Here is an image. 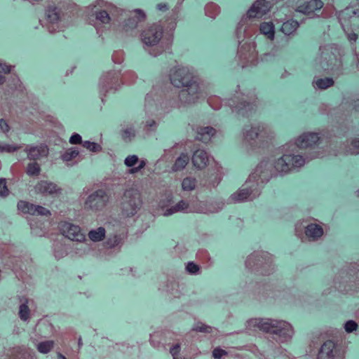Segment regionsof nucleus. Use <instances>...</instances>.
I'll list each match as a JSON object with an SVG mask.
<instances>
[{
	"label": "nucleus",
	"instance_id": "nucleus-50",
	"mask_svg": "<svg viewBox=\"0 0 359 359\" xmlns=\"http://www.w3.org/2000/svg\"><path fill=\"white\" fill-rule=\"evenodd\" d=\"M21 146H17L15 144H5V145H0V151H5V152H14L20 149H21Z\"/></svg>",
	"mask_w": 359,
	"mask_h": 359
},
{
	"label": "nucleus",
	"instance_id": "nucleus-53",
	"mask_svg": "<svg viewBox=\"0 0 359 359\" xmlns=\"http://www.w3.org/2000/svg\"><path fill=\"white\" fill-rule=\"evenodd\" d=\"M210 330L211 327L210 326H208L202 323H197L196 325L193 329V330L196 332H210Z\"/></svg>",
	"mask_w": 359,
	"mask_h": 359
},
{
	"label": "nucleus",
	"instance_id": "nucleus-46",
	"mask_svg": "<svg viewBox=\"0 0 359 359\" xmlns=\"http://www.w3.org/2000/svg\"><path fill=\"white\" fill-rule=\"evenodd\" d=\"M208 102L209 105L214 109H219L222 106V100L218 96H211L208 98Z\"/></svg>",
	"mask_w": 359,
	"mask_h": 359
},
{
	"label": "nucleus",
	"instance_id": "nucleus-55",
	"mask_svg": "<svg viewBox=\"0 0 359 359\" xmlns=\"http://www.w3.org/2000/svg\"><path fill=\"white\" fill-rule=\"evenodd\" d=\"M13 69V67L0 60V72L4 74H9Z\"/></svg>",
	"mask_w": 359,
	"mask_h": 359
},
{
	"label": "nucleus",
	"instance_id": "nucleus-39",
	"mask_svg": "<svg viewBox=\"0 0 359 359\" xmlns=\"http://www.w3.org/2000/svg\"><path fill=\"white\" fill-rule=\"evenodd\" d=\"M105 229L102 227H99L95 230H92L89 232L88 236L93 241H100L104 238Z\"/></svg>",
	"mask_w": 359,
	"mask_h": 359
},
{
	"label": "nucleus",
	"instance_id": "nucleus-43",
	"mask_svg": "<svg viewBox=\"0 0 359 359\" xmlns=\"http://www.w3.org/2000/svg\"><path fill=\"white\" fill-rule=\"evenodd\" d=\"M54 346V341L52 340L40 342L37 345V350L42 353H48Z\"/></svg>",
	"mask_w": 359,
	"mask_h": 359
},
{
	"label": "nucleus",
	"instance_id": "nucleus-44",
	"mask_svg": "<svg viewBox=\"0 0 359 359\" xmlns=\"http://www.w3.org/2000/svg\"><path fill=\"white\" fill-rule=\"evenodd\" d=\"M348 149L351 154H359V137H355L348 142Z\"/></svg>",
	"mask_w": 359,
	"mask_h": 359
},
{
	"label": "nucleus",
	"instance_id": "nucleus-57",
	"mask_svg": "<svg viewBox=\"0 0 359 359\" xmlns=\"http://www.w3.org/2000/svg\"><path fill=\"white\" fill-rule=\"evenodd\" d=\"M69 142L72 144H82L81 137L77 133H74L69 139Z\"/></svg>",
	"mask_w": 359,
	"mask_h": 359
},
{
	"label": "nucleus",
	"instance_id": "nucleus-32",
	"mask_svg": "<svg viewBox=\"0 0 359 359\" xmlns=\"http://www.w3.org/2000/svg\"><path fill=\"white\" fill-rule=\"evenodd\" d=\"M259 31L261 34L265 35L270 40L274 38L275 28L273 22H264L260 24Z\"/></svg>",
	"mask_w": 359,
	"mask_h": 359
},
{
	"label": "nucleus",
	"instance_id": "nucleus-23",
	"mask_svg": "<svg viewBox=\"0 0 359 359\" xmlns=\"http://www.w3.org/2000/svg\"><path fill=\"white\" fill-rule=\"evenodd\" d=\"M37 192L44 195H57L61 193V189L57 184L48 182L41 181L35 187Z\"/></svg>",
	"mask_w": 359,
	"mask_h": 359
},
{
	"label": "nucleus",
	"instance_id": "nucleus-3",
	"mask_svg": "<svg viewBox=\"0 0 359 359\" xmlns=\"http://www.w3.org/2000/svg\"><path fill=\"white\" fill-rule=\"evenodd\" d=\"M248 325L250 327H257L265 332L273 334L274 335L273 339L280 343L288 341L293 334L292 326L285 321L254 318L250 320Z\"/></svg>",
	"mask_w": 359,
	"mask_h": 359
},
{
	"label": "nucleus",
	"instance_id": "nucleus-8",
	"mask_svg": "<svg viewBox=\"0 0 359 359\" xmlns=\"http://www.w3.org/2000/svg\"><path fill=\"white\" fill-rule=\"evenodd\" d=\"M259 99L255 89L245 93L236 92L233 98L229 100V106L235 110H241L245 108H251L257 106Z\"/></svg>",
	"mask_w": 359,
	"mask_h": 359
},
{
	"label": "nucleus",
	"instance_id": "nucleus-63",
	"mask_svg": "<svg viewBox=\"0 0 359 359\" xmlns=\"http://www.w3.org/2000/svg\"><path fill=\"white\" fill-rule=\"evenodd\" d=\"M329 8L327 7L325 8L322 12V16L324 17V18H327L329 16V15H327L326 13V11L328 10Z\"/></svg>",
	"mask_w": 359,
	"mask_h": 359
},
{
	"label": "nucleus",
	"instance_id": "nucleus-38",
	"mask_svg": "<svg viewBox=\"0 0 359 359\" xmlns=\"http://www.w3.org/2000/svg\"><path fill=\"white\" fill-rule=\"evenodd\" d=\"M298 27L299 24L297 21H287L283 24L281 30L285 34L289 35L294 32L298 28Z\"/></svg>",
	"mask_w": 359,
	"mask_h": 359
},
{
	"label": "nucleus",
	"instance_id": "nucleus-2",
	"mask_svg": "<svg viewBox=\"0 0 359 359\" xmlns=\"http://www.w3.org/2000/svg\"><path fill=\"white\" fill-rule=\"evenodd\" d=\"M176 21L175 18H168L165 20H160L147 26L140 34L142 42L147 46L153 48L150 54L157 56L164 50L163 34L175 29Z\"/></svg>",
	"mask_w": 359,
	"mask_h": 359
},
{
	"label": "nucleus",
	"instance_id": "nucleus-59",
	"mask_svg": "<svg viewBox=\"0 0 359 359\" xmlns=\"http://www.w3.org/2000/svg\"><path fill=\"white\" fill-rule=\"evenodd\" d=\"M180 351V345L179 344H176L173 345L170 350L171 355L173 356V359L177 358V355L179 354Z\"/></svg>",
	"mask_w": 359,
	"mask_h": 359
},
{
	"label": "nucleus",
	"instance_id": "nucleus-1",
	"mask_svg": "<svg viewBox=\"0 0 359 359\" xmlns=\"http://www.w3.org/2000/svg\"><path fill=\"white\" fill-rule=\"evenodd\" d=\"M170 79L174 86L182 88L179 99L184 104H194L204 95L203 83L187 67L172 69Z\"/></svg>",
	"mask_w": 359,
	"mask_h": 359
},
{
	"label": "nucleus",
	"instance_id": "nucleus-47",
	"mask_svg": "<svg viewBox=\"0 0 359 359\" xmlns=\"http://www.w3.org/2000/svg\"><path fill=\"white\" fill-rule=\"evenodd\" d=\"M228 355V352L220 347H216L212 351V355L215 359H222Z\"/></svg>",
	"mask_w": 359,
	"mask_h": 359
},
{
	"label": "nucleus",
	"instance_id": "nucleus-52",
	"mask_svg": "<svg viewBox=\"0 0 359 359\" xmlns=\"http://www.w3.org/2000/svg\"><path fill=\"white\" fill-rule=\"evenodd\" d=\"M358 324L353 320H348L344 325L345 330L350 333L357 330Z\"/></svg>",
	"mask_w": 359,
	"mask_h": 359
},
{
	"label": "nucleus",
	"instance_id": "nucleus-61",
	"mask_svg": "<svg viewBox=\"0 0 359 359\" xmlns=\"http://www.w3.org/2000/svg\"><path fill=\"white\" fill-rule=\"evenodd\" d=\"M156 7H157L158 10H159L161 11H165L168 10V8H169L168 5L166 3L158 4Z\"/></svg>",
	"mask_w": 359,
	"mask_h": 359
},
{
	"label": "nucleus",
	"instance_id": "nucleus-35",
	"mask_svg": "<svg viewBox=\"0 0 359 359\" xmlns=\"http://www.w3.org/2000/svg\"><path fill=\"white\" fill-rule=\"evenodd\" d=\"M79 156V151L74 148L68 149L62 155V158L67 165H72L73 161Z\"/></svg>",
	"mask_w": 359,
	"mask_h": 359
},
{
	"label": "nucleus",
	"instance_id": "nucleus-48",
	"mask_svg": "<svg viewBox=\"0 0 359 359\" xmlns=\"http://www.w3.org/2000/svg\"><path fill=\"white\" fill-rule=\"evenodd\" d=\"M83 147L90 150V151L97 152L101 150V147L95 142H91L89 141H85L82 143Z\"/></svg>",
	"mask_w": 359,
	"mask_h": 359
},
{
	"label": "nucleus",
	"instance_id": "nucleus-21",
	"mask_svg": "<svg viewBox=\"0 0 359 359\" xmlns=\"http://www.w3.org/2000/svg\"><path fill=\"white\" fill-rule=\"evenodd\" d=\"M318 140L319 137L316 133H304L296 140L295 144L290 145V147H292L294 150L296 147L306 149L315 145Z\"/></svg>",
	"mask_w": 359,
	"mask_h": 359
},
{
	"label": "nucleus",
	"instance_id": "nucleus-5",
	"mask_svg": "<svg viewBox=\"0 0 359 359\" xmlns=\"http://www.w3.org/2000/svg\"><path fill=\"white\" fill-rule=\"evenodd\" d=\"M246 266L259 275H269L272 271L271 256L266 252H255L248 256Z\"/></svg>",
	"mask_w": 359,
	"mask_h": 359
},
{
	"label": "nucleus",
	"instance_id": "nucleus-30",
	"mask_svg": "<svg viewBox=\"0 0 359 359\" xmlns=\"http://www.w3.org/2000/svg\"><path fill=\"white\" fill-rule=\"evenodd\" d=\"M125 164L128 167H133L137 163H139V165L137 167L133 168L130 169V173H135L139 172L142 168L145 166V162L144 161H139L138 157L136 155L128 156L124 161Z\"/></svg>",
	"mask_w": 359,
	"mask_h": 359
},
{
	"label": "nucleus",
	"instance_id": "nucleus-34",
	"mask_svg": "<svg viewBox=\"0 0 359 359\" xmlns=\"http://www.w3.org/2000/svg\"><path fill=\"white\" fill-rule=\"evenodd\" d=\"M189 161V157L187 154H182L175 161L172 166V170L174 172L180 171L185 168Z\"/></svg>",
	"mask_w": 359,
	"mask_h": 359
},
{
	"label": "nucleus",
	"instance_id": "nucleus-60",
	"mask_svg": "<svg viewBox=\"0 0 359 359\" xmlns=\"http://www.w3.org/2000/svg\"><path fill=\"white\" fill-rule=\"evenodd\" d=\"M245 139L248 141L257 140V137H255V133L252 132V128L247 131L245 134Z\"/></svg>",
	"mask_w": 359,
	"mask_h": 359
},
{
	"label": "nucleus",
	"instance_id": "nucleus-28",
	"mask_svg": "<svg viewBox=\"0 0 359 359\" xmlns=\"http://www.w3.org/2000/svg\"><path fill=\"white\" fill-rule=\"evenodd\" d=\"M20 302L19 317L22 320L27 321L31 317V312L28 305L30 302H33V301L26 297H22L20 298Z\"/></svg>",
	"mask_w": 359,
	"mask_h": 359
},
{
	"label": "nucleus",
	"instance_id": "nucleus-42",
	"mask_svg": "<svg viewBox=\"0 0 359 359\" xmlns=\"http://www.w3.org/2000/svg\"><path fill=\"white\" fill-rule=\"evenodd\" d=\"M136 79L137 76L133 71H126L123 74H121L122 85L133 84L136 81Z\"/></svg>",
	"mask_w": 359,
	"mask_h": 359
},
{
	"label": "nucleus",
	"instance_id": "nucleus-49",
	"mask_svg": "<svg viewBox=\"0 0 359 359\" xmlns=\"http://www.w3.org/2000/svg\"><path fill=\"white\" fill-rule=\"evenodd\" d=\"M112 60L116 64H121L124 60V52L123 50H116L112 55Z\"/></svg>",
	"mask_w": 359,
	"mask_h": 359
},
{
	"label": "nucleus",
	"instance_id": "nucleus-54",
	"mask_svg": "<svg viewBox=\"0 0 359 359\" xmlns=\"http://www.w3.org/2000/svg\"><path fill=\"white\" fill-rule=\"evenodd\" d=\"M123 138L125 140H130L132 137H135V131L133 128H126L123 131Z\"/></svg>",
	"mask_w": 359,
	"mask_h": 359
},
{
	"label": "nucleus",
	"instance_id": "nucleus-24",
	"mask_svg": "<svg viewBox=\"0 0 359 359\" xmlns=\"http://www.w3.org/2000/svg\"><path fill=\"white\" fill-rule=\"evenodd\" d=\"M208 162L209 156L205 150L198 149L194 153L192 163L197 168L203 169L205 168Z\"/></svg>",
	"mask_w": 359,
	"mask_h": 359
},
{
	"label": "nucleus",
	"instance_id": "nucleus-37",
	"mask_svg": "<svg viewBox=\"0 0 359 359\" xmlns=\"http://www.w3.org/2000/svg\"><path fill=\"white\" fill-rule=\"evenodd\" d=\"M25 172L30 177H37L41 172L40 165L36 162H31L27 164Z\"/></svg>",
	"mask_w": 359,
	"mask_h": 359
},
{
	"label": "nucleus",
	"instance_id": "nucleus-29",
	"mask_svg": "<svg viewBox=\"0 0 359 359\" xmlns=\"http://www.w3.org/2000/svg\"><path fill=\"white\" fill-rule=\"evenodd\" d=\"M305 234L309 239L315 241L322 236L323 229L321 226L318 224H311L306 227Z\"/></svg>",
	"mask_w": 359,
	"mask_h": 359
},
{
	"label": "nucleus",
	"instance_id": "nucleus-13",
	"mask_svg": "<svg viewBox=\"0 0 359 359\" xmlns=\"http://www.w3.org/2000/svg\"><path fill=\"white\" fill-rule=\"evenodd\" d=\"M276 175L271 163L268 161L260 162L250 175L249 180L260 181L261 182H268L273 175Z\"/></svg>",
	"mask_w": 359,
	"mask_h": 359
},
{
	"label": "nucleus",
	"instance_id": "nucleus-45",
	"mask_svg": "<svg viewBox=\"0 0 359 359\" xmlns=\"http://www.w3.org/2000/svg\"><path fill=\"white\" fill-rule=\"evenodd\" d=\"M186 271L191 275H198L201 273V268L194 262H189L186 265Z\"/></svg>",
	"mask_w": 359,
	"mask_h": 359
},
{
	"label": "nucleus",
	"instance_id": "nucleus-27",
	"mask_svg": "<svg viewBox=\"0 0 359 359\" xmlns=\"http://www.w3.org/2000/svg\"><path fill=\"white\" fill-rule=\"evenodd\" d=\"M252 132L255 133V137H257L259 140H264L271 137L273 135L271 130L264 124H258L253 126Z\"/></svg>",
	"mask_w": 359,
	"mask_h": 359
},
{
	"label": "nucleus",
	"instance_id": "nucleus-26",
	"mask_svg": "<svg viewBox=\"0 0 359 359\" xmlns=\"http://www.w3.org/2000/svg\"><path fill=\"white\" fill-rule=\"evenodd\" d=\"M216 133V130L210 126L198 127L197 128V139L205 143L208 142Z\"/></svg>",
	"mask_w": 359,
	"mask_h": 359
},
{
	"label": "nucleus",
	"instance_id": "nucleus-22",
	"mask_svg": "<svg viewBox=\"0 0 359 359\" xmlns=\"http://www.w3.org/2000/svg\"><path fill=\"white\" fill-rule=\"evenodd\" d=\"M8 359H36L34 353L26 346H15L11 349Z\"/></svg>",
	"mask_w": 359,
	"mask_h": 359
},
{
	"label": "nucleus",
	"instance_id": "nucleus-14",
	"mask_svg": "<svg viewBox=\"0 0 359 359\" xmlns=\"http://www.w3.org/2000/svg\"><path fill=\"white\" fill-rule=\"evenodd\" d=\"M147 15L145 13L140 9H136L132 11L129 17L123 22L121 29L124 32L128 33L135 29L139 24L146 20Z\"/></svg>",
	"mask_w": 359,
	"mask_h": 359
},
{
	"label": "nucleus",
	"instance_id": "nucleus-62",
	"mask_svg": "<svg viewBox=\"0 0 359 359\" xmlns=\"http://www.w3.org/2000/svg\"><path fill=\"white\" fill-rule=\"evenodd\" d=\"M348 39H349V41H352L355 42V41H356V40L358 39V35L355 33L348 34Z\"/></svg>",
	"mask_w": 359,
	"mask_h": 359
},
{
	"label": "nucleus",
	"instance_id": "nucleus-17",
	"mask_svg": "<svg viewBox=\"0 0 359 359\" xmlns=\"http://www.w3.org/2000/svg\"><path fill=\"white\" fill-rule=\"evenodd\" d=\"M323 6L324 3L321 0L298 1L295 10L307 15H313L316 11H320Z\"/></svg>",
	"mask_w": 359,
	"mask_h": 359
},
{
	"label": "nucleus",
	"instance_id": "nucleus-9",
	"mask_svg": "<svg viewBox=\"0 0 359 359\" xmlns=\"http://www.w3.org/2000/svg\"><path fill=\"white\" fill-rule=\"evenodd\" d=\"M343 346L333 339L323 342L317 354V359H345Z\"/></svg>",
	"mask_w": 359,
	"mask_h": 359
},
{
	"label": "nucleus",
	"instance_id": "nucleus-15",
	"mask_svg": "<svg viewBox=\"0 0 359 359\" xmlns=\"http://www.w3.org/2000/svg\"><path fill=\"white\" fill-rule=\"evenodd\" d=\"M59 229L63 235L72 241L83 242L86 239L79 226L63 221L60 222Z\"/></svg>",
	"mask_w": 359,
	"mask_h": 359
},
{
	"label": "nucleus",
	"instance_id": "nucleus-18",
	"mask_svg": "<svg viewBox=\"0 0 359 359\" xmlns=\"http://www.w3.org/2000/svg\"><path fill=\"white\" fill-rule=\"evenodd\" d=\"M116 11V8L113 6H108L107 10L96 11L93 15L94 19L90 20L93 22L95 26L108 25L114 17V11Z\"/></svg>",
	"mask_w": 359,
	"mask_h": 359
},
{
	"label": "nucleus",
	"instance_id": "nucleus-58",
	"mask_svg": "<svg viewBox=\"0 0 359 359\" xmlns=\"http://www.w3.org/2000/svg\"><path fill=\"white\" fill-rule=\"evenodd\" d=\"M171 203H172V196L170 195H169L166 197L165 200H161L159 202V206L162 209H164L165 208H168Z\"/></svg>",
	"mask_w": 359,
	"mask_h": 359
},
{
	"label": "nucleus",
	"instance_id": "nucleus-64",
	"mask_svg": "<svg viewBox=\"0 0 359 359\" xmlns=\"http://www.w3.org/2000/svg\"><path fill=\"white\" fill-rule=\"evenodd\" d=\"M5 81L6 78L4 76L0 75V85L3 84Z\"/></svg>",
	"mask_w": 359,
	"mask_h": 359
},
{
	"label": "nucleus",
	"instance_id": "nucleus-51",
	"mask_svg": "<svg viewBox=\"0 0 359 359\" xmlns=\"http://www.w3.org/2000/svg\"><path fill=\"white\" fill-rule=\"evenodd\" d=\"M9 194L6 179H0V196H6Z\"/></svg>",
	"mask_w": 359,
	"mask_h": 359
},
{
	"label": "nucleus",
	"instance_id": "nucleus-7",
	"mask_svg": "<svg viewBox=\"0 0 359 359\" xmlns=\"http://www.w3.org/2000/svg\"><path fill=\"white\" fill-rule=\"evenodd\" d=\"M142 205L140 193L136 189H129L124 193L121 203L122 213L126 217L135 215Z\"/></svg>",
	"mask_w": 359,
	"mask_h": 359
},
{
	"label": "nucleus",
	"instance_id": "nucleus-33",
	"mask_svg": "<svg viewBox=\"0 0 359 359\" xmlns=\"http://www.w3.org/2000/svg\"><path fill=\"white\" fill-rule=\"evenodd\" d=\"M196 259L201 264H203L206 268L210 267L212 264V261L210 257V255L206 250L201 249L198 250L196 253Z\"/></svg>",
	"mask_w": 359,
	"mask_h": 359
},
{
	"label": "nucleus",
	"instance_id": "nucleus-12",
	"mask_svg": "<svg viewBox=\"0 0 359 359\" xmlns=\"http://www.w3.org/2000/svg\"><path fill=\"white\" fill-rule=\"evenodd\" d=\"M100 86L105 93L118 90L122 86L121 73L115 71L105 73L100 80Z\"/></svg>",
	"mask_w": 359,
	"mask_h": 359
},
{
	"label": "nucleus",
	"instance_id": "nucleus-31",
	"mask_svg": "<svg viewBox=\"0 0 359 359\" xmlns=\"http://www.w3.org/2000/svg\"><path fill=\"white\" fill-rule=\"evenodd\" d=\"M189 206V205L188 202L182 200L175 205H173L171 208L166 209L163 215L164 216H169L178 212H185L187 211Z\"/></svg>",
	"mask_w": 359,
	"mask_h": 359
},
{
	"label": "nucleus",
	"instance_id": "nucleus-40",
	"mask_svg": "<svg viewBox=\"0 0 359 359\" xmlns=\"http://www.w3.org/2000/svg\"><path fill=\"white\" fill-rule=\"evenodd\" d=\"M219 11V7L214 3H209L205 7V15L211 18H215Z\"/></svg>",
	"mask_w": 359,
	"mask_h": 359
},
{
	"label": "nucleus",
	"instance_id": "nucleus-19",
	"mask_svg": "<svg viewBox=\"0 0 359 359\" xmlns=\"http://www.w3.org/2000/svg\"><path fill=\"white\" fill-rule=\"evenodd\" d=\"M259 192L256 188L250 187H242L238 191L235 192L231 196V201L233 203H240L246 200H253L257 196Z\"/></svg>",
	"mask_w": 359,
	"mask_h": 359
},
{
	"label": "nucleus",
	"instance_id": "nucleus-56",
	"mask_svg": "<svg viewBox=\"0 0 359 359\" xmlns=\"http://www.w3.org/2000/svg\"><path fill=\"white\" fill-rule=\"evenodd\" d=\"M0 129L4 133H8L11 128L8 123V121H6L4 118L0 119Z\"/></svg>",
	"mask_w": 359,
	"mask_h": 359
},
{
	"label": "nucleus",
	"instance_id": "nucleus-25",
	"mask_svg": "<svg viewBox=\"0 0 359 359\" xmlns=\"http://www.w3.org/2000/svg\"><path fill=\"white\" fill-rule=\"evenodd\" d=\"M25 151L27 152L29 159H38L41 156H46L48 154V148L46 146L40 145L36 147L26 146Z\"/></svg>",
	"mask_w": 359,
	"mask_h": 359
},
{
	"label": "nucleus",
	"instance_id": "nucleus-11",
	"mask_svg": "<svg viewBox=\"0 0 359 359\" xmlns=\"http://www.w3.org/2000/svg\"><path fill=\"white\" fill-rule=\"evenodd\" d=\"M238 57L239 64L243 68L255 65L257 62V52L255 43L243 44L238 50Z\"/></svg>",
	"mask_w": 359,
	"mask_h": 359
},
{
	"label": "nucleus",
	"instance_id": "nucleus-6",
	"mask_svg": "<svg viewBox=\"0 0 359 359\" xmlns=\"http://www.w3.org/2000/svg\"><path fill=\"white\" fill-rule=\"evenodd\" d=\"M290 150L272 163L276 173H287L294 168H299L304 164V159L300 154L290 147Z\"/></svg>",
	"mask_w": 359,
	"mask_h": 359
},
{
	"label": "nucleus",
	"instance_id": "nucleus-10",
	"mask_svg": "<svg viewBox=\"0 0 359 359\" xmlns=\"http://www.w3.org/2000/svg\"><path fill=\"white\" fill-rule=\"evenodd\" d=\"M109 201V196L103 189H99L93 192L87 198L84 208L92 211H100L103 210Z\"/></svg>",
	"mask_w": 359,
	"mask_h": 359
},
{
	"label": "nucleus",
	"instance_id": "nucleus-4",
	"mask_svg": "<svg viewBox=\"0 0 359 359\" xmlns=\"http://www.w3.org/2000/svg\"><path fill=\"white\" fill-rule=\"evenodd\" d=\"M77 14V9L69 4H60L49 6L46 12V19L50 32H54L58 28V23L69 21Z\"/></svg>",
	"mask_w": 359,
	"mask_h": 359
},
{
	"label": "nucleus",
	"instance_id": "nucleus-20",
	"mask_svg": "<svg viewBox=\"0 0 359 359\" xmlns=\"http://www.w3.org/2000/svg\"><path fill=\"white\" fill-rule=\"evenodd\" d=\"M270 10L269 3L265 0H257L250 7L247 13L249 18H262Z\"/></svg>",
	"mask_w": 359,
	"mask_h": 359
},
{
	"label": "nucleus",
	"instance_id": "nucleus-16",
	"mask_svg": "<svg viewBox=\"0 0 359 359\" xmlns=\"http://www.w3.org/2000/svg\"><path fill=\"white\" fill-rule=\"evenodd\" d=\"M18 209L22 214L30 215L50 216V212L46 208L34 205L25 201H20L18 203Z\"/></svg>",
	"mask_w": 359,
	"mask_h": 359
},
{
	"label": "nucleus",
	"instance_id": "nucleus-36",
	"mask_svg": "<svg viewBox=\"0 0 359 359\" xmlns=\"http://www.w3.org/2000/svg\"><path fill=\"white\" fill-rule=\"evenodd\" d=\"M334 83V82L333 79L331 78H318L316 79L313 82L314 86L320 90H325L327 88L332 86Z\"/></svg>",
	"mask_w": 359,
	"mask_h": 359
},
{
	"label": "nucleus",
	"instance_id": "nucleus-41",
	"mask_svg": "<svg viewBox=\"0 0 359 359\" xmlns=\"http://www.w3.org/2000/svg\"><path fill=\"white\" fill-rule=\"evenodd\" d=\"M196 187V180L194 177H185L182 182V187L184 191H191Z\"/></svg>",
	"mask_w": 359,
	"mask_h": 359
}]
</instances>
